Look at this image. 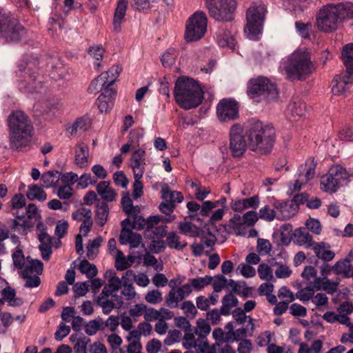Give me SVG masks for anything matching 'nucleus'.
Returning <instances> with one entry per match:
<instances>
[{
	"mask_svg": "<svg viewBox=\"0 0 353 353\" xmlns=\"http://www.w3.org/2000/svg\"><path fill=\"white\" fill-rule=\"evenodd\" d=\"M10 146L20 149L30 143L33 135V125L23 111L14 110L8 117Z\"/></svg>",
	"mask_w": 353,
	"mask_h": 353,
	"instance_id": "nucleus-1",
	"label": "nucleus"
},
{
	"mask_svg": "<svg viewBox=\"0 0 353 353\" xmlns=\"http://www.w3.org/2000/svg\"><path fill=\"white\" fill-rule=\"evenodd\" d=\"M348 18H353L352 3H329L319 10L316 17V26L321 31L331 32L336 30L339 24Z\"/></svg>",
	"mask_w": 353,
	"mask_h": 353,
	"instance_id": "nucleus-2",
	"label": "nucleus"
},
{
	"mask_svg": "<svg viewBox=\"0 0 353 353\" xmlns=\"http://www.w3.org/2000/svg\"><path fill=\"white\" fill-rule=\"evenodd\" d=\"M247 132L251 150L259 154L271 152L275 140V130L272 124L260 121H252L248 126Z\"/></svg>",
	"mask_w": 353,
	"mask_h": 353,
	"instance_id": "nucleus-3",
	"label": "nucleus"
},
{
	"mask_svg": "<svg viewBox=\"0 0 353 353\" xmlns=\"http://www.w3.org/2000/svg\"><path fill=\"white\" fill-rule=\"evenodd\" d=\"M283 68L290 81L305 80L315 70L311 55L306 49L293 52L283 62Z\"/></svg>",
	"mask_w": 353,
	"mask_h": 353,
	"instance_id": "nucleus-4",
	"label": "nucleus"
},
{
	"mask_svg": "<svg viewBox=\"0 0 353 353\" xmlns=\"http://www.w3.org/2000/svg\"><path fill=\"white\" fill-rule=\"evenodd\" d=\"M174 97L181 108L190 110L201 103L203 93L196 81L190 78L180 77L175 83Z\"/></svg>",
	"mask_w": 353,
	"mask_h": 353,
	"instance_id": "nucleus-5",
	"label": "nucleus"
},
{
	"mask_svg": "<svg viewBox=\"0 0 353 353\" xmlns=\"http://www.w3.org/2000/svg\"><path fill=\"white\" fill-rule=\"evenodd\" d=\"M248 94L256 101L269 103L276 100L278 91L276 85L265 77L251 79L248 84Z\"/></svg>",
	"mask_w": 353,
	"mask_h": 353,
	"instance_id": "nucleus-6",
	"label": "nucleus"
},
{
	"mask_svg": "<svg viewBox=\"0 0 353 353\" xmlns=\"http://www.w3.org/2000/svg\"><path fill=\"white\" fill-rule=\"evenodd\" d=\"M266 12V7L261 1L252 3L248 9L245 32L250 39H254L261 32Z\"/></svg>",
	"mask_w": 353,
	"mask_h": 353,
	"instance_id": "nucleus-7",
	"label": "nucleus"
},
{
	"mask_svg": "<svg viewBox=\"0 0 353 353\" xmlns=\"http://www.w3.org/2000/svg\"><path fill=\"white\" fill-rule=\"evenodd\" d=\"M25 34L26 30L18 21L0 9V37L6 42H18Z\"/></svg>",
	"mask_w": 353,
	"mask_h": 353,
	"instance_id": "nucleus-8",
	"label": "nucleus"
},
{
	"mask_svg": "<svg viewBox=\"0 0 353 353\" xmlns=\"http://www.w3.org/2000/svg\"><path fill=\"white\" fill-rule=\"evenodd\" d=\"M210 17L216 21H230L234 18L235 0H205Z\"/></svg>",
	"mask_w": 353,
	"mask_h": 353,
	"instance_id": "nucleus-9",
	"label": "nucleus"
},
{
	"mask_svg": "<svg viewBox=\"0 0 353 353\" xmlns=\"http://www.w3.org/2000/svg\"><path fill=\"white\" fill-rule=\"evenodd\" d=\"M208 19L203 12L194 13L186 22L185 39L188 42L201 39L206 32Z\"/></svg>",
	"mask_w": 353,
	"mask_h": 353,
	"instance_id": "nucleus-10",
	"label": "nucleus"
},
{
	"mask_svg": "<svg viewBox=\"0 0 353 353\" xmlns=\"http://www.w3.org/2000/svg\"><path fill=\"white\" fill-rule=\"evenodd\" d=\"M230 145L232 155L235 158L242 157L248 147L247 130L245 131L242 125L238 123L233 124L230 130Z\"/></svg>",
	"mask_w": 353,
	"mask_h": 353,
	"instance_id": "nucleus-11",
	"label": "nucleus"
},
{
	"mask_svg": "<svg viewBox=\"0 0 353 353\" xmlns=\"http://www.w3.org/2000/svg\"><path fill=\"white\" fill-rule=\"evenodd\" d=\"M216 114L221 121L236 119L239 117V106L236 101L231 99L221 100L216 106Z\"/></svg>",
	"mask_w": 353,
	"mask_h": 353,
	"instance_id": "nucleus-12",
	"label": "nucleus"
},
{
	"mask_svg": "<svg viewBox=\"0 0 353 353\" xmlns=\"http://www.w3.org/2000/svg\"><path fill=\"white\" fill-rule=\"evenodd\" d=\"M92 214L91 210L85 207L79 208L72 214L74 220L82 222L79 230L84 236H88L93 225Z\"/></svg>",
	"mask_w": 353,
	"mask_h": 353,
	"instance_id": "nucleus-13",
	"label": "nucleus"
},
{
	"mask_svg": "<svg viewBox=\"0 0 353 353\" xmlns=\"http://www.w3.org/2000/svg\"><path fill=\"white\" fill-rule=\"evenodd\" d=\"M192 293L189 285H183L176 289H171L165 296V303L170 308L178 307L179 303Z\"/></svg>",
	"mask_w": 353,
	"mask_h": 353,
	"instance_id": "nucleus-14",
	"label": "nucleus"
},
{
	"mask_svg": "<svg viewBox=\"0 0 353 353\" xmlns=\"http://www.w3.org/2000/svg\"><path fill=\"white\" fill-rule=\"evenodd\" d=\"M97 303L102 308L103 313L110 314L114 308H121L123 305V298L117 294L103 298L98 296Z\"/></svg>",
	"mask_w": 353,
	"mask_h": 353,
	"instance_id": "nucleus-15",
	"label": "nucleus"
},
{
	"mask_svg": "<svg viewBox=\"0 0 353 353\" xmlns=\"http://www.w3.org/2000/svg\"><path fill=\"white\" fill-rule=\"evenodd\" d=\"M314 166H308L307 164L300 165L297 172V179L293 184V190L298 191L301 190L303 185L314 177Z\"/></svg>",
	"mask_w": 353,
	"mask_h": 353,
	"instance_id": "nucleus-16",
	"label": "nucleus"
},
{
	"mask_svg": "<svg viewBox=\"0 0 353 353\" xmlns=\"http://www.w3.org/2000/svg\"><path fill=\"white\" fill-rule=\"evenodd\" d=\"M27 74L23 82L21 83V86L23 85L25 89L31 92H39L40 89L43 87V83L41 80V77L36 72H30V68L27 69Z\"/></svg>",
	"mask_w": 353,
	"mask_h": 353,
	"instance_id": "nucleus-17",
	"label": "nucleus"
},
{
	"mask_svg": "<svg viewBox=\"0 0 353 353\" xmlns=\"http://www.w3.org/2000/svg\"><path fill=\"white\" fill-rule=\"evenodd\" d=\"M276 218L281 220L290 219L296 212V208H294L291 201L276 202L274 203Z\"/></svg>",
	"mask_w": 353,
	"mask_h": 353,
	"instance_id": "nucleus-18",
	"label": "nucleus"
},
{
	"mask_svg": "<svg viewBox=\"0 0 353 353\" xmlns=\"http://www.w3.org/2000/svg\"><path fill=\"white\" fill-rule=\"evenodd\" d=\"M145 150L141 148L136 150L132 153L130 159V163L133 170V174L139 175V173L145 172Z\"/></svg>",
	"mask_w": 353,
	"mask_h": 353,
	"instance_id": "nucleus-19",
	"label": "nucleus"
},
{
	"mask_svg": "<svg viewBox=\"0 0 353 353\" xmlns=\"http://www.w3.org/2000/svg\"><path fill=\"white\" fill-rule=\"evenodd\" d=\"M38 239L40 242L39 249L41 252V256L43 260L48 261L52 253V241L54 238L50 236L47 232L39 233Z\"/></svg>",
	"mask_w": 353,
	"mask_h": 353,
	"instance_id": "nucleus-20",
	"label": "nucleus"
},
{
	"mask_svg": "<svg viewBox=\"0 0 353 353\" xmlns=\"http://www.w3.org/2000/svg\"><path fill=\"white\" fill-rule=\"evenodd\" d=\"M193 329L194 333L199 337L200 345H205L208 347V342L207 336L210 334L211 331L210 325L205 320L199 319L196 322V326Z\"/></svg>",
	"mask_w": 353,
	"mask_h": 353,
	"instance_id": "nucleus-21",
	"label": "nucleus"
},
{
	"mask_svg": "<svg viewBox=\"0 0 353 353\" xmlns=\"http://www.w3.org/2000/svg\"><path fill=\"white\" fill-rule=\"evenodd\" d=\"M312 248L316 256L325 262L332 261L335 256V253L330 250V246L324 242L314 243Z\"/></svg>",
	"mask_w": 353,
	"mask_h": 353,
	"instance_id": "nucleus-22",
	"label": "nucleus"
},
{
	"mask_svg": "<svg viewBox=\"0 0 353 353\" xmlns=\"http://www.w3.org/2000/svg\"><path fill=\"white\" fill-rule=\"evenodd\" d=\"M328 173L333 176L338 188L347 184L350 175L346 170L339 165L332 166Z\"/></svg>",
	"mask_w": 353,
	"mask_h": 353,
	"instance_id": "nucleus-23",
	"label": "nucleus"
},
{
	"mask_svg": "<svg viewBox=\"0 0 353 353\" xmlns=\"http://www.w3.org/2000/svg\"><path fill=\"white\" fill-rule=\"evenodd\" d=\"M294 242L299 246L311 248L315 242L312 241V236L305 228H299L294 232Z\"/></svg>",
	"mask_w": 353,
	"mask_h": 353,
	"instance_id": "nucleus-24",
	"label": "nucleus"
},
{
	"mask_svg": "<svg viewBox=\"0 0 353 353\" xmlns=\"http://www.w3.org/2000/svg\"><path fill=\"white\" fill-rule=\"evenodd\" d=\"M119 241L121 244L128 243L132 248H138L142 241V237L139 234L134 233L130 229H122Z\"/></svg>",
	"mask_w": 353,
	"mask_h": 353,
	"instance_id": "nucleus-25",
	"label": "nucleus"
},
{
	"mask_svg": "<svg viewBox=\"0 0 353 353\" xmlns=\"http://www.w3.org/2000/svg\"><path fill=\"white\" fill-rule=\"evenodd\" d=\"M128 4V0H119L114 12L113 28L115 32L121 30V24L124 19Z\"/></svg>",
	"mask_w": 353,
	"mask_h": 353,
	"instance_id": "nucleus-26",
	"label": "nucleus"
},
{
	"mask_svg": "<svg viewBox=\"0 0 353 353\" xmlns=\"http://www.w3.org/2000/svg\"><path fill=\"white\" fill-rule=\"evenodd\" d=\"M88 157L89 148L88 145L83 143L77 144L75 147L74 162L76 165L80 168L87 167Z\"/></svg>",
	"mask_w": 353,
	"mask_h": 353,
	"instance_id": "nucleus-27",
	"label": "nucleus"
},
{
	"mask_svg": "<svg viewBox=\"0 0 353 353\" xmlns=\"http://www.w3.org/2000/svg\"><path fill=\"white\" fill-rule=\"evenodd\" d=\"M110 182L107 181H100L97 185V193L101 196L102 199L106 201H113L117 194L115 190L110 187Z\"/></svg>",
	"mask_w": 353,
	"mask_h": 353,
	"instance_id": "nucleus-28",
	"label": "nucleus"
},
{
	"mask_svg": "<svg viewBox=\"0 0 353 353\" xmlns=\"http://www.w3.org/2000/svg\"><path fill=\"white\" fill-rule=\"evenodd\" d=\"M217 42L221 47H228L234 50L236 46L235 39L228 30L221 28L216 32Z\"/></svg>",
	"mask_w": 353,
	"mask_h": 353,
	"instance_id": "nucleus-29",
	"label": "nucleus"
},
{
	"mask_svg": "<svg viewBox=\"0 0 353 353\" xmlns=\"http://www.w3.org/2000/svg\"><path fill=\"white\" fill-rule=\"evenodd\" d=\"M195 335L196 334L194 333L193 330L185 332L182 341L183 346L188 350L192 347H195L201 352H204L207 347L205 345L199 344V337L195 339Z\"/></svg>",
	"mask_w": 353,
	"mask_h": 353,
	"instance_id": "nucleus-30",
	"label": "nucleus"
},
{
	"mask_svg": "<svg viewBox=\"0 0 353 353\" xmlns=\"http://www.w3.org/2000/svg\"><path fill=\"white\" fill-rule=\"evenodd\" d=\"M341 58L347 74H353V43H347L343 46Z\"/></svg>",
	"mask_w": 353,
	"mask_h": 353,
	"instance_id": "nucleus-31",
	"label": "nucleus"
},
{
	"mask_svg": "<svg viewBox=\"0 0 353 353\" xmlns=\"http://www.w3.org/2000/svg\"><path fill=\"white\" fill-rule=\"evenodd\" d=\"M175 219V216H171L168 218H164L158 215L150 216L145 219V236H148V234L150 233L152 230L155 228L156 225H159L160 222L169 223Z\"/></svg>",
	"mask_w": 353,
	"mask_h": 353,
	"instance_id": "nucleus-32",
	"label": "nucleus"
},
{
	"mask_svg": "<svg viewBox=\"0 0 353 353\" xmlns=\"http://www.w3.org/2000/svg\"><path fill=\"white\" fill-rule=\"evenodd\" d=\"M161 197L165 201L175 203H181L183 200V196L180 192L172 191L168 185L164 184L161 188Z\"/></svg>",
	"mask_w": 353,
	"mask_h": 353,
	"instance_id": "nucleus-33",
	"label": "nucleus"
},
{
	"mask_svg": "<svg viewBox=\"0 0 353 353\" xmlns=\"http://www.w3.org/2000/svg\"><path fill=\"white\" fill-rule=\"evenodd\" d=\"M213 280L211 276L206 275L204 277H196L194 279H189L188 282L185 285H189L190 290L194 289L196 291H201L205 287L210 285Z\"/></svg>",
	"mask_w": 353,
	"mask_h": 353,
	"instance_id": "nucleus-34",
	"label": "nucleus"
},
{
	"mask_svg": "<svg viewBox=\"0 0 353 353\" xmlns=\"http://www.w3.org/2000/svg\"><path fill=\"white\" fill-rule=\"evenodd\" d=\"M222 306L221 307V312L223 315H229L232 308L236 307L239 301L234 294L230 292L225 295L221 301Z\"/></svg>",
	"mask_w": 353,
	"mask_h": 353,
	"instance_id": "nucleus-35",
	"label": "nucleus"
},
{
	"mask_svg": "<svg viewBox=\"0 0 353 353\" xmlns=\"http://www.w3.org/2000/svg\"><path fill=\"white\" fill-rule=\"evenodd\" d=\"M109 214V207L107 203L101 202L97 203L96 210V220L97 224L103 226L107 221Z\"/></svg>",
	"mask_w": 353,
	"mask_h": 353,
	"instance_id": "nucleus-36",
	"label": "nucleus"
},
{
	"mask_svg": "<svg viewBox=\"0 0 353 353\" xmlns=\"http://www.w3.org/2000/svg\"><path fill=\"white\" fill-rule=\"evenodd\" d=\"M179 230L181 234L191 237L199 236L200 234V229L191 222H180Z\"/></svg>",
	"mask_w": 353,
	"mask_h": 353,
	"instance_id": "nucleus-37",
	"label": "nucleus"
},
{
	"mask_svg": "<svg viewBox=\"0 0 353 353\" xmlns=\"http://www.w3.org/2000/svg\"><path fill=\"white\" fill-rule=\"evenodd\" d=\"M320 185L321 189L323 191L330 194L336 192L339 189L337 185L334 183L333 176H332L329 173L323 176Z\"/></svg>",
	"mask_w": 353,
	"mask_h": 353,
	"instance_id": "nucleus-38",
	"label": "nucleus"
},
{
	"mask_svg": "<svg viewBox=\"0 0 353 353\" xmlns=\"http://www.w3.org/2000/svg\"><path fill=\"white\" fill-rule=\"evenodd\" d=\"M98 319L102 331L108 329L111 332H114L119 325V318L117 316L111 315L106 321H103L101 317Z\"/></svg>",
	"mask_w": 353,
	"mask_h": 353,
	"instance_id": "nucleus-39",
	"label": "nucleus"
},
{
	"mask_svg": "<svg viewBox=\"0 0 353 353\" xmlns=\"http://www.w3.org/2000/svg\"><path fill=\"white\" fill-rule=\"evenodd\" d=\"M21 276L26 281L25 286L26 288H36L41 283V279L38 275L32 274L29 269H24Z\"/></svg>",
	"mask_w": 353,
	"mask_h": 353,
	"instance_id": "nucleus-40",
	"label": "nucleus"
},
{
	"mask_svg": "<svg viewBox=\"0 0 353 353\" xmlns=\"http://www.w3.org/2000/svg\"><path fill=\"white\" fill-rule=\"evenodd\" d=\"M180 237L175 232H170L166 238L168 246L171 249L181 250L188 245L187 242L181 243Z\"/></svg>",
	"mask_w": 353,
	"mask_h": 353,
	"instance_id": "nucleus-41",
	"label": "nucleus"
},
{
	"mask_svg": "<svg viewBox=\"0 0 353 353\" xmlns=\"http://www.w3.org/2000/svg\"><path fill=\"white\" fill-rule=\"evenodd\" d=\"M105 77H108L107 74H101L96 77L90 84L88 90L90 93L96 94L102 90L103 86L105 85Z\"/></svg>",
	"mask_w": 353,
	"mask_h": 353,
	"instance_id": "nucleus-42",
	"label": "nucleus"
},
{
	"mask_svg": "<svg viewBox=\"0 0 353 353\" xmlns=\"http://www.w3.org/2000/svg\"><path fill=\"white\" fill-rule=\"evenodd\" d=\"M27 197L30 201L37 199L39 201H43L46 199L47 196L46 194L41 188L37 186V185H33L29 186Z\"/></svg>",
	"mask_w": 353,
	"mask_h": 353,
	"instance_id": "nucleus-43",
	"label": "nucleus"
},
{
	"mask_svg": "<svg viewBox=\"0 0 353 353\" xmlns=\"http://www.w3.org/2000/svg\"><path fill=\"white\" fill-rule=\"evenodd\" d=\"M103 238L101 236H99L87 245L86 255L90 260H92L97 256L98 254V248L101 246Z\"/></svg>",
	"mask_w": 353,
	"mask_h": 353,
	"instance_id": "nucleus-44",
	"label": "nucleus"
},
{
	"mask_svg": "<svg viewBox=\"0 0 353 353\" xmlns=\"http://www.w3.org/2000/svg\"><path fill=\"white\" fill-rule=\"evenodd\" d=\"M289 108L292 115L298 117L305 115L306 111L305 103L300 99L293 101L289 105Z\"/></svg>",
	"mask_w": 353,
	"mask_h": 353,
	"instance_id": "nucleus-45",
	"label": "nucleus"
},
{
	"mask_svg": "<svg viewBox=\"0 0 353 353\" xmlns=\"http://www.w3.org/2000/svg\"><path fill=\"white\" fill-rule=\"evenodd\" d=\"M79 269L82 274H86L88 278H92L97 274V269L95 265L91 264L86 259L81 261Z\"/></svg>",
	"mask_w": 353,
	"mask_h": 353,
	"instance_id": "nucleus-46",
	"label": "nucleus"
},
{
	"mask_svg": "<svg viewBox=\"0 0 353 353\" xmlns=\"http://www.w3.org/2000/svg\"><path fill=\"white\" fill-rule=\"evenodd\" d=\"M131 259V262L128 263L126 260L124 254L121 250H117V254L115 258V268L117 270H125L132 265L133 262L132 257L129 256Z\"/></svg>",
	"mask_w": 353,
	"mask_h": 353,
	"instance_id": "nucleus-47",
	"label": "nucleus"
},
{
	"mask_svg": "<svg viewBox=\"0 0 353 353\" xmlns=\"http://www.w3.org/2000/svg\"><path fill=\"white\" fill-rule=\"evenodd\" d=\"M122 290L121 295L122 298H123L126 301H132L135 299L137 296V293L135 291L134 287L132 283H128L125 281L124 283L122 284Z\"/></svg>",
	"mask_w": 353,
	"mask_h": 353,
	"instance_id": "nucleus-48",
	"label": "nucleus"
},
{
	"mask_svg": "<svg viewBox=\"0 0 353 353\" xmlns=\"http://www.w3.org/2000/svg\"><path fill=\"white\" fill-rule=\"evenodd\" d=\"M312 26V25L311 22H307L306 23H304L301 21L295 22V28L297 33L304 39L310 37Z\"/></svg>",
	"mask_w": 353,
	"mask_h": 353,
	"instance_id": "nucleus-49",
	"label": "nucleus"
},
{
	"mask_svg": "<svg viewBox=\"0 0 353 353\" xmlns=\"http://www.w3.org/2000/svg\"><path fill=\"white\" fill-rule=\"evenodd\" d=\"M177 51L174 48H169L161 57V62L164 67H170L175 62L177 57Z\"/></svg>",
	"mask_w": 353,
	"mask_h": 353,
	"instance_id": "nucleus-50",
	"label": "nucleus"
},
{
	"mask_svg": "<svg viewBox=\"0 0 353 353\" xmlns=\"http://www.w3.org/2000/svg\"><path fill=\"white\" fill-rule=\"evenodd\" d=\"M311 301L318 310H321V307H327L329 299L325 294L318 293L313 296Z\"/></svg>",
	"mask_w": 353,
	"mask_h": 353,
	"instance_id": "nucleus-51",
	"label": "nucleus"
},
{
	"mask_svg": "<svg viewBox=\"0 0 353 353\" xmlns=\"http://www.w3.org/2000/svg\"><path fill=\"white\" fill-rule=\"evenodd\" d=\"M144 173H139V175L136 174H134V182L133 184V196L134 199L140 198L143 192V183L141 181V179L143 177Z\"/></svg>",
	"mask_w": 353,
	"mask_h": 353,
	"instance_id": "nucleus-52",
	"label": "nucleus"
},
{
	"mask_svg": "<svg viewBox=\"0 0 353 353\" xmlns=\"http://www.w3.org/2000/svg\"><path fill=\"white\" fill-rule=\"evenodd\" d=\"M314 294V289L311 285H310L299 290L298 292L296 293V296L300 301L305 303L310 300L312 301Z\"/></svg>",
	"mask_w": 353,
	"mask_h": 353,
	"instance_id": "nucleus-53",
	"label": "nucleus"
},
{
	"mask_svg": "<svg viewBox=\"0 0 353 353\" xmlns=\"http://www.w3.org/2000/svg\"><path fill=\"white\" fill-rule=\"evenodd\" d=\"M122 68L118 65H113L108 71L102 72L101 74H107L108 77H105V82H110V84H114L117 79L119 76Z\"/></svg>",
	"mask_w": 353,
	"mask_h": 353,
	"instance_id": "nucleus-54",
	"label": "nucleus"
},
{
	"mask_svg": "<svg viewBox=\"0 0 353 353\" xmlns=\"http://www.w3.org/2000/svg\"><path fill=\"white\" fill-rule=\"evenodd\" d=\"M98 108L101 112H108L112 106V99L105 97L103 95H99L97 99Z\"/></svg>",
	"mask_w": 353,
	"mask_h": 353,
	"instance_id": "nucleus-55",
	"label": "nucleus"
},
{
	"mask_svg": "<svg viewBox=\"0 0 353 353\" xmlns=\"http://www.w3.org/2000/svg\"><path fill=\"white\" fill-rule=\"evenodd\" d=\"M181 309L183 310L185 316L190 319H194L197 314L196 307L190 301H185L183 302L181 305Z\"/></svg>",
	"mask_w": 353,
	"mask_h": 353,
	"instance_id": "nucleus-56",
	"label": "nucleus"
},
{
	"mask_svg": "<svg viewBox=\"0 0 353 353\" xmlns=\"http://www.w3.org/2000/svg\"><path fill=\"white\" fill-rule=\"evenodd\" d=\"M258 274L263 280L270 281L273 278V272L269 265L265 263H261L258 267Z\"/></svg>",
	"mask_w": 353,
	"mask_h": 353,
	"instance_id": "nucleus-57",
	"label": "nucleus"
},
{
	"mask_svg": "<svg viewBox=\"0 0 353 353\" xmlns=\"http://www.w3.org/2000/svg\"><path fill=\"white\" fill-rule=\"evenodd\" d=\"M145 299L150 304H157L162 301V293L159 290H152L148 292L145 296Z\"/></svg>",
	"mask_w": 353,
	"mask_h": 353,
	"instance_id": "nucleus-58",
	"label": "nucleus"
},
{
	"mask_svg": "<svg viewBox=\"0 0 353 353\" xmlns=\"http://www.w3.org/2000/svg\"><path fill=\"white\" fill-rule=\"evenodd\" d=\"M276 212L274 209H271L268 205L261 208L259 210V217L262 219L271 221L276 218Z\"/></svg>",
	"mask_w": 353,
	"mask_h": 353,
	"instance_id": "nucleus-59",
	"label": "nucleus"
},
{
	"mask_svg": "<svg viewBox=\"0 0 353 353\" xmlns=\"http://www.w3.org/2000/svg\"><path fill=\"white\" fill-rule=\"evenodd\" d=\"M167 226L166 225H156L155 228L150 232L146 238L150 239H161L164 237L167 234Z\"/></svg>",
	"mask_w": 353,
	"mask_h": 353,
	"instance_id": "nucleus-60",
	"label": "nucleus"
},
{
	"mask_svg": "<svg viewBox=\"0 0 353 353\" xmlns=\"http://www.w3.org/2000/svg\"><path fill=\"white\" fill-rule=\"evenodd\" d=\"M181 336V332L178 330H169L168 335L164 340V343L166 345H171L176 342H179Z\"/></svg>",
	"mask_w": 353,
	"mask_h": 353,
	"instance_id": "nucleus-61",
	"label": "nucleus"
},
{
	"mask_svg": "<svg viewBox=\"0 0 353 353\" xmlns=\"http://www.w3.org/2000/svg\"><path fill=\"white\" fill-rule=\"evenodd\" d=\"M214 281L212 283L214 292H221L226 287L228 279L223 274H217L214 276Z\"/></svg>",
	"mask_w": 353,
	"mask_h": 353,
	"instance_id": "nucleus-62",
	"label": "nucleus"
},
{
	"mask_svg": "<svg viewBox=\"0 0 353 353\" xmlns=\"http://www.w3.org/2000/svg\"><path fill=\"white\" fill-rule=\"evenodd\" d=\"M236 271H239V272L245 278L253 277L256 274L255 269L248 263L239 264L237 267Z\"/></svg>",
	"mask_w": 353,
	"mask_h": 353,
	"instance_id": "nucleus-63",
	"label": "nucleus"
},
{
	"mask_svg": "<svg viewBox=\"0 0 353 353\" xmlns=\"http://www.w3.org/2000/svg\"><path fill=\"white\" fill-rule=\"evenodd\" d=\"M90 339L87 336H82L79 339L74 345V349L76 353H87V344Z\"/></svg>",
	"mask_w": 353,
	"mask_h": 353,
	"instance_id": "nucleus-64",
	"label": "nucleus"
}]
</instances>
